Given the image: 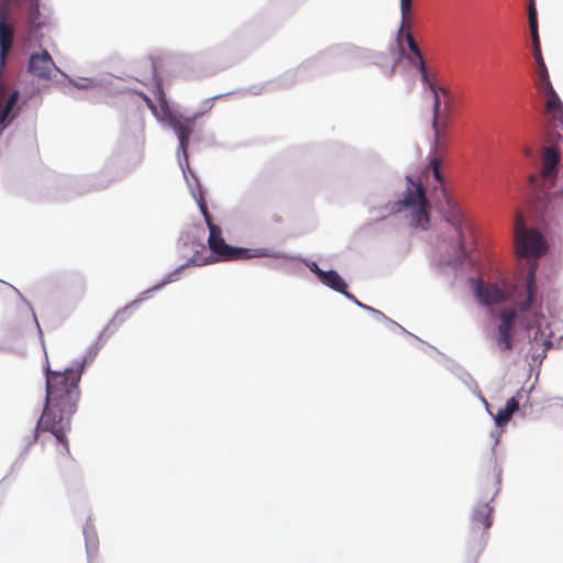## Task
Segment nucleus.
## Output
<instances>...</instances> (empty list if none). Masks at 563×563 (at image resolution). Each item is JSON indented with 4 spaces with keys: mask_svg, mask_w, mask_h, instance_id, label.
<instances>
[{
    "mask_svg": "<svg viewBox=\"0 0 563 563\" xmlns=\"http://www.w3.org/2000/svg\"><path fill=\"white\" fill-rule=\"evenodd\" d=\"M537 265L531 264L521 285L512 289L506 285L486 283L482 279L473 280L475 297L484 306H493L514 297L512 307H504L497 313L498 323L490 334L494 347L500 354L509 353L515 346L516 321L527 331L536 328L534 340L541 331L543 314L541 302L537 300Z\"/></svg>",
    "mask_w": 563,
    "mask_h": 563,
    "instance_id": "obj_1",
    "label": "nucleus"
},
{
    "mask_svg": "<svg viewBox=\"0 0 563 563\" xmlns=\"http://www.w3.org/2000/svg\"><path fill=\"white\" fill-rule=\"evenodd\" d=\"M82 369V366L64 371L46 369L45 406L37 420L33 442L38 440L41 432H49L53 435L51 441L59 446L63 455L70 454L67 432L80 399L79 382Z\"/></svg>",
    "mask_w": 563,
    "mask_h": 563,
    "instance_id": "obj_2",
    "label": "nucleus"
},
{
    "mask_svg": "<svg viewBox=\"0 0 563 563\" xmlns=\"http://www.w3.org/2000/svg\"><path fill=\"white\" fill-rule=\"evenodd\" d=\"M558 136L559 141L542 153L540 173L529 177L533 188L541 187L536 198L543 221L555 220L563 213V135L558 132Z\"/></svg>",
    "mask_w": 563,
    "mask_h": 563,
    "instance_id": "obj_3",
    "label": "nucleus"
},
{
    "mask_svg": "<svg viewBox=\"0 0 563 563\" xmlns=\"http://www.w3.org/2000/svg\"><path fill=\"white\" fill-rule=\"evenodd\" d=\"M145 65L148 66L151 76L155 81L154 95L159 101V107H157L145 93H135L145 101L146 106L150 108L155 118H157L159 121H166L168 125L175 131L179 141V150L186 155L189 146L190 135L194 132L195 121L200 117V114H195L192 118H181L179 115L173 114L165 98L162 81L157 75V60L154 57H150L145 62Z\"/></svg>",
    "mask_w": 563,
    "mask_h": 563,
    "instance_id": "obj_4",
    "label": "nucleus"
},
{
    "mask_svg": "<svg viewBox=\"0 0 563 563\" xmlns=\"http://www.w3.org/2000/svg\"><path fill=\"white\" fill-rule=\"evenodd\" d=\"M406 189L401 198L395 203L396 212L408 210L410 212V224L412 227L428 229L430 217L428 212L429 201L426 197L422 184L413 181L410 177L406 178Z\"/></svg>",
    "mask_w": 563,
    "mask_h": 563,
    "instance_id": "obj_5",
    "label": "nucleus"
},
{
    "mask_svg": "<svg viewBox=\"0 0 563 563\" xmlns=\"http://www.w3.org/2000/svg\"><path fill=\"white\" fill-rule=\"evenodd\" d=\"M499 484L500 472L496 466H494L493 472L488 474L487 478L483 481L481 485V490L486 500L477 504L471 516V529L473 532L482 534L490 528L493 523V508L490 507L489 501H492L497 495Z\"/></svg>",
    "mask_w": 563,
    "mask_h": 563,
    "instance_id": "obj_6",
    "label": "nucleus"
},
{
    "mask_svg": "<svg viewBox=\"0 0 563 563\" xmlns=\"http://www.w3.org/2000/svg\"><path fill=\"white\" fill-rule=\"evenodd\" d=\"M450 125V114L432 113V131H433V144L430 153L429 163L424 169V174L432 173L433 178L441 185L444 181V177L441 174V163L444 156L446 140H448V128Z\"/></svg>",
    "mask_w": 563,
    "mask_h": 563,
    "instance_id": "obj_7",
    "label": "nucleus"
},
{
    "mask_svg": "<svg viewBox=\"0 0 563 563\" xmlns=\"http://www.w3.org/2000/svg\"><path fill=\"white\" fill-rule=\"evenodd\" d=\"M515 246L519 257L537 258L547 250L545 242L539 231L528 229L525 217L520 211L516 212L515 219Z\"/></svg>",
    "mask_w": 563,
    "mask_h": 563,
    "instance_id": "obj_8",
    "label": "nucleus"
},
{
    "mask_svg": "<svg viewBox=\"0 0 563 563\" xmlns=\"http://www.w3.org/2000/svg\"><path fill=\"white\" fill-rule=\"evenodd\" d=\"M208 245L213 254L221 261H238L251 258L254 256L253 250L245 247H235L225 243L222 238V230L216 223H209Z\"/></svg>",
    "mask_w": 563,
    "mask_h": 563,
    "instance_id": "obj_9",
    "label": "nucleus"
},
{
    "mask_svg": "<svg viewBox=\"0 0 563 563\" xmlns=\"http://www.w3.org/2000/svg\"><path fill=\"white\" fill-rule=\"evenodd\" d=\"M208 245L213 254L221 261H238L251 258L254 256L253 250L245 247H235L225 243L222 238V230L216 223H209Z\"/></svg>",
    "mask_w": 563,
    "mask_h": 563,
    "instance_id": "obj_10",
    "label": "nucleus"
},
{
    "mask_svg": "<svg viewBox=\"0 0 563 563\" xmlns=\"http://www.w3.org/2000/svg\"><path fill=\"white\" fill-rule=\"evenodd\" d=\"M442 187L443 196L445 197L446 202V213L445 219L451 224V227L454 230V240H455V246L459 250L460 254L462 256H466V250H465V232L464 229L466 227V220L464 218V214L461 210V208L457 206V203L446 194L443 185L438 183Z\"/></svg>",
    "mask_w": 563,
    "mask_h": 563,
    "instance_id": "obj_11",
    "label": "nucleus"
},
{
    "mask_svg": "<svg viewBox=\"0 0 563 563\" xmlns=\"http://www.w3.org/2000/svg\"><path fill=\"white\" fill-rule=\"evenodd\" d=\"M29 8L25 12L26 32L30 41L41 42L43 38L42 30L49 24L45 14L41 13L40 0H26Z\"/></svg>",
    "mask_w": 563,
    "mask_h": 563,
    "instance_id": "obj_12",
    "label": "nucleus"
},
{
    "mask_svg": "<svg viewBox=\"0 0 563 563\" xmlns=\"http://www.w3.org/2000/svg\"><path fill=\"white\" fill-rule=\"evenodd\" d=\"M27 70L33 76L49 80L58 71L49 53L44 49L41 53H33L29 58Z\"/></svg>",
    "mask_w": 563,
    "mask_h": 563,
    "instance_id": "obj_13",
    "label": "nucleus"
},
{
    "mask_svg": "<svg viewBox=\"0 0 563 563\" xmlns=\"http://www.w3.org/2000/svg\"><path fill=\"white\" fill-rule=\"evenodd\" d=\"M522 397V391L519 390L512 396L504 408H500L494 417L497 427H505L511 419L512 415L519 409V399Z\"/></svg>",
    "mask_w": 563,
    "mask_h": 563,
    "instance_id": "obj_14",
    "label": "nucleus"
},
{
    "mask_svg": "<svg viewBox=\"0 0 563 563\" xmlns=\"http://www.w3.org/2000/svg\"><path fill=\"white\" fill-rule=\"evenodd\" d=\"M319 279L330 288L334 289L335 291L344 294L349 298H353V296L347 292L346 290V284L341 278V276L335 271H327V272H320L319 273Z\"/></svg>",
    "mask_w": 563,
    "mask_h": 563,
    "instance_id": "obj_15",
    "label": "nucleus"
},
{
    "mask_svg": "<svg viewBox=\"0 0 563 563\" xmlns=\"http://www.w3.org/2000/svg\"><path fill=\"white\" fill-rule=\"evenodd\" d=\"M528 19H529V27H530L532 45H533V55H534V54L541 53L540 37H539V32H538L537 9H536L534 0H529Z\"/></svg>",
    "mask_w": 563,
    "mask_h": 563,
    "instance_id": "obj_16",
    "label": "nucleus"
},
{
    "mask_svg": "<svg viewBox=\"0 0 563 563\" xmlns=\"http://www.w3.org/2000/svg\"><path fill=\"white\" fill-rule=\"evenodd\" d=\"M406 58L409 62V64L419 73L421 82H424L429 77H431L434 74L428 70L422 54L407 55Z\"/></svg>",
    "mask_w": 563,
    "mask_h": 563,
    "instance_id": "obj_17",
    "label": "nucleus"
},
{
    "mask_svg": "<svg viewBox=\"0 0 563 563\" xmlns=\"http://www.w3.org/2000/svg\"><path fill=\"white\" fill-rule=\"evenodd\" d=\"M533 56H534L536 63L538 65V77H539L538 82H537L538 89L552 85L547 65L542 57V53L534 54Z\"/></svg>",
    "mask_w": 563,
    "mask_h": 563,
    "instance_id": "obj_18",
    "label": "nucleus"
},
{
    "mask_svg": "<svg viewBox=\"0 0 563 563\" xmlns=\"http://www.w3.org/2000/svg\"><path fill=\"white\" fill-rule=\"evenodd\" d=\"M422 85L432 93L437 95L440 93V97L443 98H451V91L449 88L439 85L437 80V74H433L431 77H429Z\"/></svg>",
    "mask_w": 563,
    "mask_h": 563,
    "instance_id": "obj_19",
    "label": "nucleus"
},
{
    "mask_svg": "<svg viewBox=\"0 0 563 563\" xmlns=\"http://www.w3.org/2000/svg\"><path fill=\"white\" fill-rule=\"evenodd\" d=\"M412 0H400L401 29L410 30L412 27Z\"/></svg>",
    "mask_w": 563,
    "mask_h": 563,
    "instance_id": "obj_20",
    "label": "nucleus"
},
{
    "mask_svg": "<svg viewBox=\"0 0 563 563\" xmlns=\"http://www.w3.org/2000/svg\"><path fill=\"white\" fill-rule=\"evenodd\" d=\"M18 98H19V92L14 91L11 93V96L7 100L4 108L0 112V123L1 124H5V120H7L8 115L10 114L11 110L13 109V107L15 106Z\"/></svg>",
    "mask_w": 563,
    "mask_h": 563,
    "instance_id": "obj_21",
    "label": "nucleus"
},
{
    "mask_svg": "<svg viewBox=\"0 0 563 563\" xmlns=\"http://www.w3.org/2000/svg\"><path fill=\"white\" fill-rule=\"evenodd\" d=\"M406 42L408 44V47H409V51H410V54L409 55H418V54H422L417 42L415 41L412 34H411V29L410 30H406Z\"/></svg>",
    "mask_w": 563,
    "mask_h": 563,
    "instance_id": "obj_22",
    "label": "nucleus"
},
{
    "mask_svg": "<svg viewBox=\"0 0 563 563\" xmlns=\"http://www.w3.org/2000/svg\"><path fill=\"white\" fill-rule=\"evenodd\" d=\"M184 267H185V266H181L180 268H178V269H177V271H175L174 273L169 274V276H168L165 280H163L161 284L156 285L155 287H153V289H154V290H155V289H159V288H162L164 285H167V284H169V283H172V282H174V280H176V279H177V275L179 274V272H180L181 269H184Z\"/></svg>",
    "mask_w": 563,
    "mask_h": 563,
    "instance_id": "obj_23",
    "label": "nucleus"
},
{
    "mask_svg": "<svg viewBox=\"0 0 563 563\" xmlns=\"http://www.w3.org/2000/svg\"><path fill=\"white\" fill-rule=\"evenodd\" d=\"M432 113H438L442 111V102L440 93L432 95Z\"/></svg>",
    "mask_w": 563,
    "mask_h": 563,
    "instance_id": "obj_24",
    "label": "nucleus"
},
{
    "mask_svg": "<svg viewBox=\"0 0 563 563\" xmlns=\"http://www.w3.org/2000/svg\"><path fill=\"white\" fill-rule=\"evenodd\" d=\"M199 208L205 218L206 224L208 225L209 223H212L213 221H212L211 214L209 213L205 201L199 202Z\"/></svg>",
    "mask_w": 563,
    "mask_h": 563,
    "instance_id": "obj_25",
    "label": "nucleus"
},
{
    "mask_svg": "<svg viewBox=\"0 0 563 563\" xmlns=\"http://www.w3.org/2000/svg\"><path fill=\"white\" fill-rule=\"evenodd\" d=\"M451 98H444L443 100V106H442V112L443 113H449L450 114V110H451V101H450Z\"/></svg>",
    "mask_w": 563,
    "mask_h": 563,
    "instance_id": "obj_26",
    "label": "nucleus"
},
{
    "mask_svg": "<svg viewBox=\"0 0 563 563\" xmlns=\"http://www.w3.org/2000/svg\"><path fill=\"white\" fill-rule=\"evenodd\" d=\"M190 263H192L194 265H203L206 264L207 262L198 258L197 256L192 257L191 260H189Z\"/></svg>",
    "mask_w": 563,
    "mask_h": 563,
    "instance_id": "obj_27",
    "label": "nucleus"
},
{
    "mask_svg": "<svg viewBox=\"0 0 563 563\" xmlns=\"http://www.w3.org/2000/svg\"><path fill=\"white\" fill-rule=\"evenodd\" d=\"M310 269L311 272H313L318 277H319V273L320 272H323L316 263H312V265L310 266Z\"/></svg>",
    "mask_w": 563,
    "mask_h": 563,
    "instance_id": "obj_28",
    "label": "nucleus"
},
{
    "mask_svg": "<svg viewBox=\"0 0 563 563\" xmlns=\"http://www.w3.org/2000/svg\"><path fill=\"white\" fill-rule=\"evenodd\" d=\"M129 307H125L122 311L118 312L114 319L123 320L124 314L128 312Z\"/></svg>",
    "mask_w": 563,
    "mask_h": 563,
    "instance_id": "obj_29",
    "label": "nucleus"
},
{
    "mask_svg": "<svg viewBox=\"0 0 563 563\" xmlns=\"http://www.w3.org/2000/svg\"><path fill=\"white\" fill-rule=\"evenodd\" d=\"M88 561L89 563H92V554H91V550L88 548Z\"/></svg>",
    "mask_w": 563,
    "mask_h": 563,
    "instance_id": "obj_30",
    "label": "nucleus"
},
{
    "mask_svg": "<svg viewBox=\"0 0 563 563\" xmlns=\"http://www.w3.org/2000/svg\"><path fill=\"white\" fill-rule=\"evenodd\" d=\"M1 93L3 95V89L0 87Z\"/></svg>",
    "mask_w": 563,
    "mask_h": 563,
    "instance_id": "obj_31",
    "label": "nucleus"
}]
</instances>
